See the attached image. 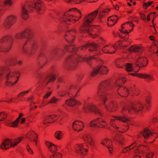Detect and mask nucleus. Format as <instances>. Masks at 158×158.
I'll return each instance as SVG.
<instances>
[{
  "label": "nucleus",
  "mask_w": 158,
  "mask_h": 158,
  "mask_svg": "<svg viewBox=\"0 0 158 158\" xmlns=\"http://www.w3.org/2000/svg\"><path fill=\"white\" fill-rule=\"evenodd\" d=\"M85 24L83 23L82 25L80 27L78 32L81 34H85L87 33L90 37L93 38L98 36L99 34V30L97 27L99 26L97 25H92L90 23Z\"/></svg>",
  "instance_id": "1"
},
{
  "label": "nucleus",
  "mask_w": 158,
  "mask_h": 158,
  "mask_svg": "<svg viewBox=\"0 0 158 158\" xmlns=\"http://www.w3.org/2000/svg\"><path fill=\"white\" fill-rule=\"evenodd\" d=\"M14 42L13 38L10 35H7L0 40V51L1 52H8L11 48Z\"/></svg>",
  "instance_id": "2"
},
{
  "label": "nucleus",
  "mask_w": 158,
  "mask_h": 158,
  "mask_svg": "<svg viewBox=\"0 0 158 158\" xmlns=\"http://www.w3.org/2000/svg\"><path fill=\"white\" fill-rule=\"evenodd\" d=\"M29 7L35 8L38 14H42L45 9L44 4L40 0H37L35 2L34 0H29L26 3Z\"/></svg>",
  "instance_id": "3"
},
{
  "label": "nucleus",
  "mask_w": 158,
  "mask_h": 158,
  "mask_svg": "<svg viewBox=\"0 0 158 158\" xmlns=\"http://www.w3.org/2000/svg\"><path fill=\"white\" fill-rule=\"evenodd\" d=\"M37 48V45L34 40H28L24 44L23 49L24 53L31 55L34 53Z\"/></svg>",
  "instance_id": "4"
},
{
  "label": "nucleus",
  "mask_w": 158,
  "mask_h": 158,
  "mask_svg": "<svg viewBox=\"0 0 158 158\" xmlns=\"http://www.w3.org/2000/svg\"><path fill=\"white\" fill-rule=\"evenodd\" d=\"M73 56L69 55L66 59L64 68L66 69L73 70L76 69L78 66V63L76 61L72 58Z\"/></svg>",
  "instance_id": "5"
},
{
  "label": "nucleus",
  "mask_w": 158,
  "mask_h": 158,
  "mask_svg": "<svg viewBox=\"0 0 158 158\" xmlns=\"http://www.w3.org/2000/svg\"><path fill=\"white\" fill-rule=\"evenodd\" d=\"M111 81L110 79H108L100 82L97 92L98 95H103L102 94H105L106 91L108 89L110 86Z\"/></svg>",
  "instance_id": "6"
},
{
  "label": "nucleus",
  "mask_w": 158,
  "mask_h": 158,
  "mask_svg": "<svg viewBox=\"0 0 158 158\" xmlns=\"http://www.w3.org/2000/svg\"><path fill=\"white\" fill-rule=\"evenodd\" d=\"M16 20V17L12 15L9 16L4 20L3 23V27L5 29H10L15 23Z\"/></svg>",
  "instance_id": "7"
},
{
  "label": "nucleus",
  "mask_w": 158,
  "mask_h": 158,
  "mask_svg": "<svg viewBox=\"0 0 158 158\" xmlns=\"http://www.w3.org/2000/svg\"><path fill=\"white\" fill-rule=\"evenodd\" d=\"M77 35V31L74 29L69 30L66 32L64 35L65 39L69 44L73 43Z\"/></svg>",
  "instance_id": "8"
},
{
  "label": "nucleus",
  "mask_w": 158,
  "mask_h": 158,
  "mask_svg": "<svg viewBox=\"0 0 158 158\" xmlns=\"http://www.w3.org/2000/svg\"><path fill=\"white\" fill-rule=\"evenodd\" d=\"M148 60L145 57H140L139 58L136 62V66L139 67V70L143 67H146L148 64Z\"/></svg>",
  "instance_id": "9"
},
{
  "label": "nucleus",
  "mask_w": 158,
  "mask_h": 158,
  "mask_svg": "<svg viewBox=\"0 0 158 158\" xmlns=\"http://www.w3.org/2000/svg\"><path fill=\"white\" fill-rule=\"evenodd\" d=\"M37 60V63L40 66V68L41 69L47 62V58L43 53L40 54Z\"/></svg>",
  "instance_id": "10"
},
{
  "label": "nucleus",
  "mask_w": 158,
  "mask_h": 158,
  "mask_svg": "<svg viewBox=\"0 0 158 158\" xmlns=\"http://www.w3.org/2000/svg\"><path fill=\"white\" fill-rule=\"evenodd\" d=\"M128 75H130L132 76H135L140 78H149V80L152 81H153L154 80V78L153 77L152 75L150 74L145 73H129Z\"/></svg>",
  "instance_id": "11"
},
{
  "label": "nucleus",
  "mask_w": 158,
  "mask_h": 158,
  "mask_svg": "<svg viewBox=\"0 0 158 158\" xmlns=\"http://www.w3.org/2000/svg\"><path fill=\"white\" fill-rule=\"evenodd\" d=\"M98 59H97L98 60H99L101 62V65L98 66L97 68H100V69L99 74L101 75H103L107 74L108 72L109 69L106 66H103L102 65L103 64V61L101 58H98Z\"/></svg>",
  "instance_id": "12"
},
{
  "label": "nucleus",
  "mask_w": 158,
  "mask_h": 158,
  "mask_svg": "<svg viewBox=\"0 0 158 158\" xmlns=\"http://www.w3.org/2000/svg\"><path fill=\"white\" fill-rule=\"evenodd\" d=\"M78 122L79 123V121L78 120L75 121L73 124L72 127L74 130L79 132L83 130L84 126V124L82 121H81L80 123H79V124L76 123Z\"/></svg>",
  "instance_id": "13"
},
{
  "label": "nucleus",
  "mask_w": 158,
  "mask_h": 158,
  "mask_svg": "<svg viewBox=\"0 0 158 158\" xmlns=\"http://www.w3.org/2000/svg\"><path fill=\"white\" fill-rule=\"evenodd\" d=\"M118 19V16L117 15H114L110 16L107 19V25L109 27H111L114 26L117 23Z\"/></svg>",
  "instance_id": "14"
},
{
  "label": "nucleus",
  "mask_w": 158,
  "mask_h": 158,
  "mask_svg": "<svg viewBox=\"0 0 158 158\" xmlns=\"http://www.w3.org/2000/svg\"><path fill=\"white\" fill-rule=\"evenodd\" d=\"M98 47V44L95 42H92L91 43H88L85 45L80 47V48L81 50H85L88 48H91L93 47L95 51H97V48Z\"/></svg>",
  "instance_id": "15"
},
{
  "label": "nucleus",
  "mask_w": 158,
  "mask_h": 158,
  "mask_svg": "<svg viewBox=\"0 0 158 158\" xmlns=\"http://www.w3.org/2000/svg\"><path fill=\"white\" fill-rule=\"evenodd\" d=\"M27 138L32 141H34L37 144L38 135L34 132L31 131L28 132L27 135Z\"/></svg>",
  "instance_id": "16"
},
{
  "label": "nucleus",
  "mask_w": 158,
  "mask_h": 158,
  "mask_svg": "<svg viewBox=\"0 0 158 158\" xmlns=\"http://www.w3.org/2000/svg\"><path fill=\"white\" fill-rule=\"evenodd\" d=\"M12 143V141H11L9 139H6L3 141L2 143L1 144V148L4 150H7L11 148L10 147V144Z\"/></svg>",
  "instance_id": "17"
},
{
  "label": "nucleus",
  "mask_w": 158,
  "mask_h": 158,
  "mask_svg": "<svg viewBox=\"0 0 158 158\" xmlns=\"http://www.w3.org/2000/svg\"><path fill=\"white\" fill-rule=\"evenodd\" d=\"M117 93L119 95L123 97L124 96L122 95L121 94H124L126 95V96L127 97L129 94V91L125 86H122L118 88Z\"/></svg>",
  "instance_id": "18"
},
{
  "label": "nucleus",
  "mask_w": 158,
  "mask_h": 158,
  "mask_svg": "<svg viewBox=\"0 0 158 158\" xmlns=\"http://www.w3.org/2000/svg\"><path fill=\"white\" fill-rule=\"evenodd\" d=\"M105 107L110 112H113L116 110L118 107V105L116 102L111 101L107 106L105 105Z\"/></svg>",
  "instance_id": "19"
},
{
  "label": "nucleus",
  "mask_w": 158,
  "mask_h": 158,
  "mask_svg": "<svg viewBox=\"0 0 158 158\" xmlns=\"http://www.w3.org/2000/svg\"><path fill=\"white\" fill-rule=\"evenodd\" d=\"M85 143L77 144V145L79 148V149L76 150L77 153L81 156H84L86 154V152L88 151L86 148L85 149L84 148Z\"/></svg>",
  "instance_id": "20"
},
{
  "label": "nucleus",
  "mask_w": 158,
  "mask_h": 158,
  "mask_svg": "<svg viewBox=\"0 0 158 158\" xmlns=\"http://www.w3.org/2000/svg\"><path fill=\"white\" fill-rule=\"evenodd\" d=\"M89 111L96 114L102 115V113L98 108L93 105H89L87 106Z\"/></svg>",
  "instance_id": "21"
},
{
  "label": "nucleus",
  "mask_w": 158,
  "mask_h": 158,
  "mask_svg": "<svg viewBox=\"0 0 158 158\" xmlns=\"http://www.w3.org/2000/svg\"><path fill=\"white\" fill-rule=\"evenodd\" d=\"M70 16H69L68 12H65L63 15V21L67 24H71L73 23V19H71Z\"/></svg>",
  "instance_id": "22"
},
{
  "label": "nucleus",
  "mask_w": 158,
  "mask_h": 158,
  "mask_svg": "<svg viewBox=\"0 0 158 158\" xmlns=\"http://www.w3.org/2000/svg\"><path fill=\"white\" fill-rule=\"evenodd\" d=\"M65 51L62 49L57 48L54 49L53 51V54L56 57H62L65 54Z\"/></svg>",
  "instance_id": "23"
},
{
  "label": "nucleus",
  "mask_w": 158,
  "mask_h": 158,
  "mask_svg": "<svg viewBox=\"0 0 158 158\" xmlns=\"http://www.w3.org/2000/svg\"><path fill=\"white\" fill-rule=\"evenodd\" d=\"M137 150L139 151V152L140 151L141 152L142 154H143L146 152V151H148V152H149L150 148L147 146L141 144L137 146Z\"/></svg>",
  "instance_id": "24"
},
{
  "label": "nucleus",
  "mask_w": 158,
  "mask_h": 158,
  "mask_svg": "<svg viewBox=\"0 0 158 158\" xmlns=\"http://www.w3.org/2000/svg\"><path fill=\"white\" fill-rule=\"evenodd\" d=\"M23 38L26 39H30L32 37L33 32L30 29H26L22 32Z\"/></svg>",
  "instance_id": "25"
},
{
  "label": "nucleus",
  "mask_w": 158,
  "mask_h": 158,
  "mask_svg": "<svg viewBox=\"0 0 158 158\" xmlns=\"http://www.w3.org/2000/svg\"><path fill=\"white\" fill-rule=\"evenodd\" d=\"M142 49L143 50V47L141 45L138 46L134 45L129 47L128 51L130 52H137L140 51L142 52Z\"/></svg>",
  "instance_id": "26"
},
{
  "label": "nucleus",
  "mask_w": 158,
  "mask_h": 158,
  "mask_svg": "<svg viewBox=\"0 0 158 158\" xmlns=\"http://www.w3.org/2000/svg\"><path fill=\"white\" fill-rule=\"evenodd\" d=\"M76 47L74 45H70L64 46L65 50L67 52L70 53H74L76 50Z\"/></svg>",
  "instance_id": "27"
},
{
  "label": "nucleus",
  "mask_w": 158,
  "mask_h": 158,
  "mask_svg": "<svg viewBox=\"0 0 158 158\" xmlns=\"http://www.w3.org/2000/svg\"><path fill=\"white\" fill-rule=\"evenodd\" d=\"M143 106L140 104H138L135 107L131 106L130 109L135 112H139L143 110Z\"/></svg>",
  "instance_id": "28"
},
{
  "label": "nucleus",
  "mask_w": 158,
  "mask_h": 158,
  "mask_svg": "<svg viewBox=\"0 0 158 158\" xmlns=\"http://www.w3.org/2000/svg\"><path fill=\"white\" fill-rule=\"evenodd\" d=\"M91 18H93V12L90 13L85 17L84 21L83 23H85V25L87 24V23H91L93 21H90V20L89 19Z\"/></svg>",
  "instance_id": "29"
},
{
  "label": "nucleus",
  "mask_w": 158,
  "mask_h": 158,
  "mask_svg": "<svg viewBox=\"0 0 158 158\" xmlns=\"http://www.w3.org/2000/svg\"><path fill=\"white\" fill-rule=\"evenodd\" d=\"M113 117L115 118L116 120L120 121L124 123H127L131 121L130 120L125 117L114 116Z\"/></svg>",
  "instance_id": "30"
},
{
  "label": "nucleus",
  "mask_w": 158,
  "mask_h": 158,
  "mask_svg": "<svg viewBox=\"0 0 158 158\" xmlns=\"http://www.w3.org/2000/svg\"><path fill=\"white\" fill-rule=\"evenodd\" d=\"M152 133V131L149 130L148 128H146L143 131V135L145 139L148 138L149 137Z\"/></svg>",
  "instance_id": "31"
},
{
  "label": "nucleus",
  "mask_w": 158,
  "mask_h": 158,
  "mask_svg": "<svg viewBox=\"0 0 158 158\" xmlns=\"http://www.w3.org/2000/svg\"><path fill=\"white\" fill-rule=\"evenodd\" d=\"M77 100L75 99H69L65 100V103L69 106H73L76 105Z\"/></svg>",
  "instance_id": "32"
},
{
  "label": "nucleus",
  "mask_w": 158,
  "mask_h": 158,
  "mask_svg": "<svg viewBox=\"0 0 158 158\" xmlns=\"http://www.w3.org/2000/svg\"><path fill=\"white\" fill-rule=\"evenodd\" d=\"M98 66H97L96 67H94L93 68V71H92L90 74V76L92 77H94L98 73H99L100 69V68H97Z\"/></svg>",
  "instance_id": "33"
},
{
  "label": "nucleus",
  "mask_w": 158,
  "mask_h": 158,
  "mask_svg": "<svg viewBox=\"0 0 158 158\" xmlns=\"http://www.w3.org/2000/svg\"><path fill=\"white\" fill-rule=\"evenodd\" d=\"M15 73H16V75H17V74L18 73L19 75V76H16L15 77V75H14L13 76L12 75V74H13V75H14V73H13V72H12V73H10V78H15V79H16V80L14 82V83L12 84V85H14L15 84H16L17 82L18 81V80L19 79V77H20V73L19 72H18L17 73L16 72H15Z\"/></svg>",
  "instance_id": "34"
},
{
  "label": "nucleus",
  "mask_w": 158,
  "mask_h": 158,
  "mask_svg": "<svg viewBox=\"0 0 158 158\" xmlns=\"http://www.w3.org/2000/svg\"><path fill=\"white\" fill-rule=\"evenodd\" d=\"M53 122V119L52 118L51 115L46 117L45 120L43 121V123L44 125L52 123Z\"/></svg>",
  "instance_id": "35"
},
{
  "label": "nucleus",
  "mask_w": 158,
  "mask_h": 158,
  "mask_svg": "<svg viewBox=\"0 0 158 158\" xmlns=\"http://www.w3.org/2000/svg\"><path fill=\"white\" fill-rule=\"evenodd\" d=\"M125 70L128 72L133 71L134 69H133L131 64L130 63H126Z\"/></svg>",
  "instance_id": "36"
},
{
  "label": "nucleus",
  "mask_w": 158,
  "mask_h": 158,
  "mask_svg": "<svg viewBox=\"0 0 158 158\" xmlns=\"http://www.w3.org/2000/svg\"><path fill=\"white\" fill-rule=\"evenodd\" d=\"M10 75V73H9L7 74L6 76V81L5 82V83L6 86L7 87H10L14 85H12V84L13 83H12L10 81H9L10 78V77H9V75Z\"/></svg>",
  "instance_id": "37"
},
{
  "label": "nucleus",
  "mask_w": 158,
  "mask_h": 158,
  "mask_svg": "<svg viewBox=\"0 0 158 158\" xmlns=\"http://www.w3.org/2000/svg\"><path fill=\"white\" fill-rule=\"evenodd\" d=\"M131 106H125L123 107L122 109V113H123V111H128V112L130 114H131L132 112V110L130 109Z\"/></svg>",
  "instance_id": "38"
},
{
  "label": "nucleus",
  "mask_w": 158,
  "mask_h": 158,
  "mask_svg": "<svg viewBox=\"0 0 158 158\" xmlns=\"http://www.w3.org/2000/svg\"><path fill=\"white\" fill-rule=\"evenodd\" d=\"M62 154L60 152H56L52 155L50 158H62Z\"/></svg>",
  "instance_id": "39"
},
{
  "label": "nucleus",
  "mask_w": 158,
  "mask_h": 158,
  "mask_svg": "<svg viewBox=\"0 0 158 158\" xmlns=\"http://www.w3.org/2000/svg\"><path fill=\"white\" fill-rule=\"evenodd\" d=\"M6 63L8 65L10 66H14L15 65V60L12 59H9L6 60Z\"/></svg>",
  "instance_id": "40"
},
{
  "label": "nucleus",
  "mask_w": 158,
  "mask_h": 158,
  "mask_svg": "<svg viewBox=\"0 0 158 158\" xmlns=\"http://www.w3.org/2000/svg\"><path fill=\"white\" fill-rule=\"evenodd\" d=\"M22 14H25V16L23 18H25V19H28V15L27 10L25 8V6L23 5L22 7Z\"/></svg>",
  "instance_id": "41"
},
{
  "label": "nucleus",
  "mask_w": 158,
  "mask_h": 158,
  "mask_svg": "<svg viewBox=\"0 0 158 158\" xmlns=\"http://www.w3.org/2000/svg\"><path fill=\"white\" fill-rule=\"evenodd\" d=\"M50 151L52 153H56L57 150V146L53 143V145H52V147L49 148Z\"/></svg>",
  "instance_id": "42"
},
{
  "label": "nucleus",
  "mask_w": 158,
  "mask_h": 158,
  "mask_svg": "<svg viewBox=\"0 0 158 158\" xmlns=\"http://www.w3.org/2000/svg\"><path fill=\"white\" fill-rule=\"evenodd\" d=\"M91 137L89 135L85 134L83 137V139L84 141L86 142H89V140L90 139Z\"/></svg>",
  "instance_id": "43"
},
{
  "label": "nucleus",
  "mask_w": 158,
  "mask_h": 158,
  "mask_svg": "<svg viewBox=\"0 0 158 158\" xmlns=\"http://www.w3.org/2000/svg\"><path fill=\"white\" fill-rule=\"evenodd\" d=\"M125 24H123L121 25V29L119 30V31H120L123 34H127V35H128L127 38H128L129 36V32L127 30H123V29H124L123 27V25H124Z\"/></svg>",
  "instance_id": "44"
},
{
  "label": "nucleus",
  "mask_w": 158,
  "mask_h": 158,
  "mask_svg": "<svg viewBox=\"0 0 158 158\" xmlns=\"http://www.w3.org/2000/svg\"><path fill=\"white\" fill-rule=\"evenodd\" d=\"M62 134L61 132L60 131H57L55 134V138L58 140H60L61 139Z\"/></svg>",
  "instance_id": "45"
},
{
  "label": "nucleus",
  "mask_w": 158,
  "mask_h": 158,
  "mask_svg": "<svg viewBox=\"0 0 158 158\" xmlns=\"http://www.w3.org/2000/svg\"><path fill=\"white\" fill-rule=\"evenodd\" d=\"M102 94L103 95L98 96L100 97V98L101 99V100H103V103H104V105L105 106L106 105L105 104L106 102L107 99V98L105 94Z\"/></svg>",
  "instance_id": "46"
},
{
  "label": "nucleus",
  "mask_w": 158,
  "mask_h": 158,
  "mask_svg": "<svg viewBox=\"0 0 158 158\" xmlns=\"http://www.w3.org/2000/svg\"><path fill=\"white\" fill-rule=\"evenodd\" d=\"M153 3V2L152 1L148 2L147 3L144 2L143 5V7L144 8L143 6H144V8L146 9Z\"/></svg>",
  "instance_id": "47"
},
{
  "label": "nucleus",
  "mask_w": 158,
  "mask_h": 158,
  "mask_svg": "<svg viewBox=\"0 0 158 158\" xmlns=\"http://www.w3.org/2000/svg\"><path fill=\"white\" fill-rule=\"evenodd\" d=\"M58 101V99L56 97H53L50 99L49 102L48 103H55Z\"/></svg>",
  "instance_id": "48"
},
{
  "label": "nucleus",
  "mask_w": 158,
  "mask_h": 158,
  "mask_svg": "<svg viewBox=\"0 0 158 158\" xmlns=\"http://www.w3.org/2000/svg\"><path fill=\"white\" fill-rule=\"evenodd\" d=\"M99 12L98 10H96L93 12V18H91L89 19V20L90 21H93L94 19L96 18V16H97V15Z\"/></svg>",
  "instance_id": "49"
},
{
  "label": "nucleus",
  "mask_w": 158,
  "mask_h": 158,
  "mask_svg": "<svg viewBox=\"0 0 158 158\" xmlns=\"http://www.w3.org/2000/svg\"><path fill=\"white\" fill-rule=\"evenodd\" d=\"M3 3L4 5H8L10 6L12 5L13 2L11 0H6Z\"/></svg>",
  "instance_id": "50"
},
{
  "label": "nucleus",
  "mask_w": 158,
  "mask_h": 158,
  "mask_svg": "<svg viewBox=\"0 0 158 158\" xmlns=\"http://www.w3.org/2000/svg\"><path fill=\"white\" fill-rule=\"evenodd\" d=\"M102 51L104 53H108V54H114V53H115V52L116 51V50H115L112 52H110V51H108L106 50V46H105L104 47L102 48Z\"/></svg>",
  "instance_id": "51"
},
{
  "label": "nucleus",
  "mask_w": 158,
  "mask_h": 158,
  "mask_svg": "<svg viewBox=\"0 0 158 158\" xmlns=\"http://www.w3.org/2000/svg\"><path fill=\"white\" fill-rule=\"evenodd\" d=\"M127 81V79L125 77H123L120 78L116 80V83L118 84L119 81H121L123 83V85H124V83H125Z\"/></svg>",
  "instance_id": "52"
},
{
  "label": "nucleus",
  "mask_w": 158,
  "mask_h": 158,
  "mask_svg": "<svg viewBox=\"0 0 158 158\" xmlns=\"http://www.w3.org/2000/svg\"><path fill=\"white\" fill-rule=\"evenodd\" d=\"M19 123L18 122L15 120L14 122H11L10 127H17V125Z\"/></svg>",
  "instance_id": "53"
},
{
  "label": "nucleus",
  "mask_w": 158,
  "mask_h": 158,
  "mask_svg": "<svg viewBox=\"0 0 158 158\" xmlns=\"http://www.w3.org/2000/svg\"><path fill=\"white\" fill-rule=\"evenodd\" d=\"M22 32V33H18L15 35V37L16 39H19L23 38Z\"/></svg>",
  "instance_id": "54"
},
{
  "label": "nucleus",
  "mask_w": 158,
  "mask_h": 158,
  "mask_svg": "<svg viewBox=\"0 0 158 158\" xmlns=\"http://www.w3.org/2000/svg\"><path fill=\"white\" fill-rule=\"evenodd\" d=\"M0 114H1V118L3 120L6 118L7 117V114H6L3 112H0Z\"/></svg>",
  "instance_id": "55"
},
{
  "label": "nucleus",
  "mask_w": 158,
  "mask_h": 158,
  "mask_svg": "<svg viewBox=\"0 0 158 158\" xmlns=\"http://www.w3.org/2000/svg\"><path fill=\"white\" fill-rule=\"evenodd\" d=\"M105 15V14L103 13V12H102V11L100 12L98 15V19L100 22L102 21V19Z\"/></svg>",
  "instance_id": "56"
},
{
  "label": "nucleus",
  "mask_w": 158,
  "mask_h": 158,
  "mask_svg": "<svg viewBox=\"0 0 158 158\" xmlns=\"http://www.w3.org/2000/svg\"><path fill=\"white\" fill-rule=\"evenodd\" d=\"M67 92L66 91L61 90L58 93L59 96L61 97H64L66 94Z\"/></svg>",
  "instance_id": "57"
},
{
  "label": "nucleus",
  "mask_w": 158,
  "mask_h": 158,
  "mask_svg": "<svg viewBox=\"0 0 158 158\" xmlns=\"http://www.w3.org/2000/svg\"><path fill=\"white\" fill-rule=\"evenodd\" d=\"M77 61L78 62H82L84 61H86V58L81 57V56H78L76 59Z\"/></svg>",
  "instance_id": "58"
},
{
  "label": "nucleus",
  "mask_w": 158,
  "mask_h": 158,
  "mask_svg": "<svg viewBox=\"0 0 158 158\" xmlns=\"http://www.w3.org/2000/svg\"><path fill=\"white\" fill-rule=\"evenodd\" d=\"M139 14L140 15V19L144 21H146L147 20V18L146 17V15L141 12H139Z\"/></svg>",
  "instance_id": "59"
},
{
  "label": "nucleus",
  "mask_w": 158,
  "mask_h": 158,
  "mask_svg": "<svg viewBox=\"0 0 158 158\" xmlns=\"http://www.w3.org/2000/svg\"><path fill=\"white\" fill-rule=\"evenodd\" d=\"M29 90H27L26 91H24L22 92H21L19 93L18 95V97H20L21 96H23L25 94L28 93L29 92Z\"/></svg>",
  "instance_id": "60"
},
{
  "label": "nucleus",
  "mask_w": 158,
  "mask_h": 158,
  "mask_svg": "<svg viewBox=\"0 0 158 158\" xmlns=\"http://www.w3.org/2000/svg\"><path fill=\"white\" fill-rule=\"evenodd\" d=\"M151 29L150 30L152 31L154 34H156L157 32L155 29V26H150Z\"/></svg>",
  "instance_id": "61"
},
{
  "label": "nucleus",
  "mask_w": 158,
  "mask_h": 158,
  "mask_svg": "<svg viewBox=\"0 0 158 158\" xmlns=\"http://www.w3.org/2000/svg\"><path fill=\"white\" fill-rule=\"evenodd\" d=\"M6 72V70L4 68H0V77H2Z\"/></svg>",
  "instance_id": "62"
},
{
  "label": "nucleus",
  "mask_w": 158,
  "mask_h": 158,
  "mask_svg": "<svg viewBox=\"0 0 158 158\" xmlns=\"http://www.w3.org/2000/svg\"><path fill=\"white\" fill-rule=\"evenodd\" d=\"M122 138L120 136L118 135H116L114 136V141H116L117 142L119 141V140L122 139Z\"/></svg>",
  "instance_id": "63"
},
{
  "label": "nucleus",
  "mask_w": 158,
  "mask_h": 158,
  "mask_svg": "<svg viewBox=\"0 0 158 158\" xmlns=\"http://www.w3.org/2000/svg\"><path fill=\"white\" fill-rule=\"evenodd\" d=\"M94 121H92L90 122V125L92 127H98V125H97V123H95L94 122Z\"/></svg>",
  "instance_id": "64"
}]
</instances>
